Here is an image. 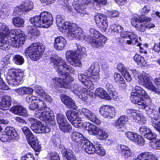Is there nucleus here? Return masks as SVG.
Wrapping results in <instances>:
<instances>
[{
    "label": "nucleus",
    "instance_id": "1",
    "mask_svg": "<svg viewBox=\"0 0 160 160\" xmlns=\"http://www.w3.org/2000/svg\"><path fill=\"white\" fill-rule=\"evenodd\" d=\"M25 41V35L20 29L9 30L5 23L0 22V49L8 50L10 45L13 47L19 48Z\"/></svg>",
    "mask_w": 160,
    "mask_h": 160
},
{
    "label": "nucleus",
    "instance_id": "2",
    "mask_svg": "<svg viewBox=\"0 0 160 160\" xmlns=\"http://www.w3.org/2000/svg\"><path fill=\"white\" fill-rule=\"evenodd\" d=\"M51 63L56 69L59 76H62L63 79L56 77L52 79L55 87L67 88L73 79L69 75L75 73L74 69L69 65H67L65 61L60 58H50Z\"/></svg>",
    "mask_w": 160,
    "mask_h": 160
},
{
    "label": "nucleus",
    "instance_id": "3",
    "mask_svg": "<svg viewBox=\"0 0 160 160\" xmlns=\"http://www.w3.org/2000/svg\"><path fill=\"white\" fill-rule=\"evenodd\" d=\"M131 99L133 103L138 105L139 108L144 109L147 112V114L151 118L152 125L153 118L155 119L156 117L157 119H160L158 115H154L152 110L149 106L151 103V99L141 87L138 86L135 87L131 93Z\"/></svg>",
    "mask_w": 160,
    "mask_h": 160
},
{
    "label": "nucleus",
    "instance_id": "4",
    "mask_svg": "<svg viewBox=\"0 0 160 160\" xmlns=\"http://www.w3.org/2000/svg\"><path fill=\"white\" fill-rule=\"evenodd\" d=\"M88 71L91 73L90 76L80 74L78 75V78L80 81L87 88L92 90L94 88L93 82H96L100 78V66L99 63L97 62L94 63L88 69Z\"/></svg>",
    "mask_w": 160,
    "mask_h": 160
},
{
    "label": "nucleus",
    "instance_id": "5",
    "mask_svg": "<svg viewBox=\"0 0 160 160\" xmlns=\"http://www.w3.org/2000/svg\"><path fill=\"white\" fill-rule=\"evenodd\" d=\"M130 73L133 74L135 77H138V82L143 84L144 86L148 89L158 94H160V78H156L154 81L155 84L159 88L155 87L152 84L149 75L145 72L139 74V72L135 70H130Z\"/></svg>",
    "mask_w": 160,
    "mask_h": 160
},
{
    "label": "nucleus",
    "instance_id": "6",
    "mask_svg": "<svg viewBox=\"0 0 160 160\" xmlns=\"http://www.w3.org/2000/svg\"><path fill=\"white\" fill-rule=\"evenodd\" d=\"M30 21L36 27L48 28L52 24L53 18L50 13L44 11L42 12L39 16L31 18Z\"/></svg>",
    "mask_w": 160,
    "mask_h": 160
},
{
    "label": "nucleus",
    "instance_id": "7",
    "mask_svg": "<svg viewBox=\"0 0 160 160\" xmlns=\"http://www.w3.org/2000/svg\"><path fill=\"white\" fill-rule=\"evenodd\" d=\"M44 49V46L43 44L33 43L26 49L24 54L26 56H29L31 59L36 61L41 57Z\"/></svg>",
    "mask_w": 160,
    "mask_h": 160
},
{
    "label": "nucleus",
    "instance_id": "8",
    "mask_svg": "<svg viewBox=\"0 0 160 160\" xmlns=\"http://www.w3.org/2000/svg\"><path fill=\"white\" fill-rule=\"evenodd\" d=\"M7 77L8 84L12 86H18L22 84L23 81V71L20 69L10 70Z\"/></svg>",
    "mask_w": 160,
    "mask_h": 160
},
{
    "label": "nucleus",
    "instance_id": "9",
    "mask_svg": "<svg viewBox=\"0 0 160 160\" xmlns=\"http://www.w3.org/2000/svg\"><path fill=\"white\" fill-rule=\"evenodd\" d=\"M90 32L93 38L90 37V40L87 41L89 42L91 45L95 47L99 48L102 47L107 40V38L101 34L98 31L94 28H91L90 30Z\"/></svg>",
    "mask_w": 160,
    "mask_h": 160
},
{
    "label": "nucleus",
    "instance_id": "10",
    "mask_svg": "<svg viewBox=\"0 0 160 160\" xmlns=\"http://www.w3.org/2000/svg\"><path fill=\"white\" fill-rule=\"evenodd\" d=\"M36 117L49 123L53 126L55 124L54 115L53 112L48 108L43 110H37L35 112Z\"/></svg>",
    "mask_w": 160,
    "mask_h": 160
},
{
    "label": "nucleus",
    "instance_id": "11",
    "mask_svg": "<svg viewBox=\"0 0 160 160\" xmlns=\"http://www.w3.org/2000/svg\"><path fill=\"white\" fill-rule=\"evenodd\" d=\"M66 115L69 122L76 128H81L83 127L86 128V125L83 122L82 118L78 116V114L76 112L71 110H68L66 112Z\"/></svg>",
    "mask_w": 160,
    "mask_h": 160
},
{
    "label": "nucleus",
    "instance_id": "12",
    "mask_svg": "<svg viewBox=\"0 0 160 160\" xmlns=\"http://www.w3.org/2000/svg\"><path fill=\"white\" fill-rule=\"evenodd\" d=\"M86 125V129L90 134L97 135V138L100 140H103L108 137V133L103 130L97 127L95 125L89 122L85 123Z\"/></svg>",
    "mask_w": 160,
    "mask_h": 160
},
{
    "label": "nucleus",
    "instance_id": "13",
    "mask_svg": "<svg viewBox=\"0 0 160 160\" xmlns=\"http://www.w3.org/2000/svg\"><path fill=\"white\" fill-rule=\"evenodd\" d=\"M18 138L16 131L10 127H7L4 132L0 134V140L2 142H10L13 140H17Z\"/></svg>",
    "mask_w": 160,
    "mask_h": 160
},
{
    "label": "nucleus",
    "instance_id": "14",
    "mask_svg": "<svg viewBox=\"0 0 160 160\" xmlns=\"http://www.w3.org/2000/svg\"><path fill=\"white\" fill-rule=\"evenodd\" d=\"M66 58L72 66L80 67L82 64L79 54L76 51L68 50L66 53Z\"/></svg>",
    "mask_w": 160,
    "mask_h": 160
},
{
    "label": "nucleus",
    "instance_id": "15",
    "mask_svg": "<svg viewBox=\"0 0 160 160\" xmlns=\"http://www.w3.org/2000/svg\"><path fill=\"white\" fill-rule=\"evenodd\" d=\"M67 36L79 40L83 39L86 41L90 40L88 35L85 34L83 31L80 28L77 27L76 25L70 31Z\"/></svg>",
    "mask_w": 160,
    "mask_h": 160
},
{
    "label": "nucleus",
    "instance_id": "16",
    "mask_svg": "<svg viewBox=\"0 0 160 160\" xmlns=\"http://www.w3.org/2000/svg\"><path fill=\"white\" fill-rule=\"evenodd\" d=\"M94 19L98 26L101 28L102 31H105L108 25L106 16L102 13H96L94 15Z\"/></svg>",
    "mask_w": 160,
    "mask_h": 160
},
{
    "label": "nucleus",
    "instance_id": "17",
    "mask_svg": "<svg viewBox=\"0 0 160 160\" xmlns=\"http://www.w3.org/2000/svg\"><path fill=\"white\" fill-rule=\"evenodd\" d=\"M99 111L101 116L109 119L114 118L116 113L115 108L109 105H103L101 106L99 109Z\"/></svg>",
    "mask_w": 160,
    "mask_h": 160
},
{
    "label": "nucleus",
    "instance_id": "18",
    "mask_svg": "<svg viewBox=\"0 0 160 160\" xmlns=\"http://www.w3.org/2000/svg\"><path fill=\"white\" fill-rule=\"evenodd\" d=\"M56 23L58 27H61L63 30L66 31L67 35L69 34V32L75 25L73 23H71L70 22L66 21L64 22V20L62 17L59 15H58L56 17Z\"/></svg>",
    "mask_w": 160,
    "mask_h": 160
},
{
    "label": "nucleus",
    "instance_id": "19",
    "mask_svg": "<svg viewBox=\"0 0 160 160\" xmlns=\"http://www.w3.org/2000/svg\"><path fill=\"white\" fill-rule=\"evenodd\" d=\"M88 2L83 0H78L74 2L73 7L75 10L78 12L81 13L82 16L88 14L86 12L85 5L88 4Z\"/></svg>",
    "mask_w": 160,
    "mask_h": 160
},
{
    "label": "nucleus",
    "instance_id": "20",
    "mask_svg": "<svg viewBox=\"0 0 160 160\" xmlns=\"http://www.w3.org/2000/svg\"><path fill=\"white\" fill-rule=\"evenodd\" d=\"M31 128L36 133L48 132H49L51 130L47 126H42L39 121L32 124L31 126Z\"/></svg>",
    "mask_w": 160,
    "mask_h": 160
},
{
    "label": "nucleus",
    "instance_id": "21",
    "mask_svg": "<svg viewBox=\"0 0 160 160\" xmlns=\"http://www.w3.org/2000/svg\"><path fill=\"white\" fill-rule=\"evenodd\" d=\"M125 136L130 140L135 142L141 145H143L144 139L141 136L137 133L131 132H127L125 133Z\"/></svg>",
    "mask_w": 160,
    "mask_h": 160
},
{
    "label": "nucleus",
    "instance_id": "22",
    "mask_svg": "<svg viewBox=\"0 0 160 160\" xmlns=\"http://www.w3.org/2000/svg\"><path fill=\"white\" fill-rule=\"evenodd\" d=\"M140 134L143 135L146 138L150 140L155 139L156 137V135L153 133L149 128L142 126L139 128Z\"/></svg>",
    "mask_w": 160,
    "mask_h": 160
},
{
    "label": "nucleus",
    "instance_id": "23",
    "mask_svg": "<svg viewBox=\"0 0 160 160\" xmlns=\"http://www.w3.org/2000/svg\"><path fill=\"white\" fill-rule=\"evenodd\" d=\"M67 44L66 40L62 36L57 37L54 39V47L58 51L64 49Z\"/></svg>",
    "mask_w": 160,
    "mask_h": 160
},
{
    "label": "nucleus",
    "instance_id": "24",
    "mask_svg": "<svg viewBox=\"0 0 160 160\" xmlns=\"http://www.w3.org/2000/svg\"><path fill=\"white\" fill-rule=\"evenodd\" d=\"M71 140L76 144L82 145L87 139L80 133L74 131L71 133L70 136Z\"/></svg>",
    "mask_w": 160,
    "mask_h": 160
},
{
    "label": "nucleus",
    "instance_id": "25",
    "mask_svg": "<svg viewBox=\"0 0 160 160\" xmlns=\"http://www.w3.org/2000/svg\"><path fill=\"white\" fill-rule=\"evenodd\" d=\"M61 98L62 102L68 108L73 109L77 108V106L75 105L74 102L69 97L65 95H61Z\"/></svg>",
    "mask_w": 160,
    "mask_h": 160
},
{
    "label": "nucleus",
    "instance_id": "26",
    "mask_svg": "<svg viewBox=\"0 0 160 160\" xmlns=\"http://www.w3.org/2000/svg\"><path fill=\"white\" fill-rule=\"evenodd\" d=\"M11 98L8 95L2 97V100L0 102V108L3 110L8 109L11 105Z\"/></svg>",
    "mask_w": 160,
    "mask_h": 160
},
{
    "label": "nucleus",
    "instance_id": "27",
    "mask_svg": "<svg viewBox=\"0 0 160 160\" xmlns=\"http://www.w3.org/2000/svg\"><path fill=\"white\" fill-rule=\"evenodd\" d=\"M11 110L15 114L25 117H27L28 115L26 109L21 105L13 107L11 108Z\"/></svg>",
    "mask_w": 160,
    "mask_h": 160
},
{
    "label": "nucleus",
    "instance_id": "28",
    "mask_svg": "<svg viewBox=\"0 0 160 160\" xmlns=\"http://www.w3.org/2000/svg\"><path fill=\"white\" fill-rule=\"evenodd\" d=\"M82 145V150L87 153L91 154L95 152V146H94L93 144L87 139Z\"/></svg>",
    "mask_w": 160,
    "mask_h": 160
},
{
    "label": "nucleus",
    "instance_id": "29",
    "mask_svg": "<svg viewBox=\"0 0 160 160\" xmlns=\"http://www.w3.org/2000/svg\"><path fill=\"white\" fill-rule=\"evenodd\" d=\"M93 93L91 92L90 90L87 89L83 88L77 95L78 97L84 101H86L88 98V96L92 97Z\"/></svg>",
    "mask_w": 160,
    "mask_h": 160
},
{
    "label": "nucleus",
    "instance_id": "30",
    "mask_svg": "<svg viewBox=\"0 0 160 160\" xmlns=\"http://www.w3.org/2000/svg\"><path fill=\"white\" fill-rule=\"evenodd\" d=\"M34 90L30 87H23L18 89L16 90V92L19 95H22L24 94H32Z\"/></svg>",
    "mask_w": 160,
    "mask_h": 160
},
{
    "label": "nucleus",
    "instance_id": "31",
    "mask_svg": "<svg viewBox=\"0 0 160 160\" xmlns=\"http://www.w3.org/2000/svg\"><path fill=\"white\" fill-rule=\"evenodd\" d=\"M121 155L125 158H128L131 156L132 152L128 147L124 145L120 146Z\"/></svg>",
    "mask_w": 160,
    "mask_h": 160
},
{
    "label": "nucleus",
    "instance_id": "32",
    "mask_svg": "<svg viewBox=\"0 0 160 160\" xmlns=\"http://www.w3.org/2000/svg\"><path fill=\"white\" fill-rule=\"evenodd\" d=\"M21 5L22 11L25 12H29L33 8V3L31 1H26L22 3Z\"/></svg>",
    "mask_w": 160,
    "mask_h": 160
},
{
    "label": "nucleus",
    "instance_id": "33",
    "mask_svg": "<svg viewBox=\"0 0 160 160\" xmlns=\"http://www.w3.org/2000/svg\"><path fill=\"white\" fill-rule=\"evenodd\" d=\"M128 121V118L127 116H121L116 122L115 125L117 128H121Z\"/></svg>",
    "mask_w": 160,
    "mask_h": 160
},
{
    "label": "nucleus",
    "instance_id": "34",
    "mask_svg": "<svg viewBox=\"0 0 160 160\" xmlns=\"http://www.w3.org/2000/svg\"><path fill=\"white\" fill-rule=\"evenodd\" d=\"M128 121V118L127 116H121L116 122L115 125L117 128H121Z\"/></svg>",
    "mask_w": 160,
    "mask_h": 160
},
{
    "label": "nucleus",
    "instance_id": "35",
    "mask_svg": "<svg viewBox=\"0 0 160 160\" xmlns=\"http://www.w3.org/2000/svg\"><path fill=\"white\" fill-rule=\"evenodd\" d=\"M36 138L34 137L33 138L28 141V143L35 151L39 152L41 149V146L36 142Z\"/></svg>",
    "mask_w": 160,
    "mask_h": 160
},
{
    "label": "nucleus",
    "instance_id": "36",
    "mask_svg": "<svg viewBox=\"0 0 160 160\" xmlns=\"http://www.w3.org/2000/svg\"><path fill=\"white\" fill-rule=\"evenodd\" d=\"M10 8L8 5H3L0 11V16L1 18H5L10 13Z\"/></svg>",
    "mask_w": 160,
    "mask_h": 160
},
{
    "label": "nucleus",
    "instance_id": "37",
    "mask_svg": "<svg viewBox=\"0 0 160 160\" xmlns=\"http://www.w3.org/2000/svg\"><path fill=\"white\" fill-rule=\"evenodd\" d=\"M133 59L137 64L140 66H145L146 64L144 58L138 54H136Z\"/></svg>",
    "mask_w": 160,
    "mask_h": 160
},
{
    "label": "nucleus",
    "instance_id": "38",
    "mask_svg": "<svg viewBox=\"0 0 160 160\" xmlns=\"http://www.w3.org/2000/svg\"><path fill=\"white\" fill-rule=\"evenodd\" d=\"M151 153L148 152H145L140 154L137 158L133 159L132 160H148L152 157Z\"/></svg>",
    "mask_w": 160,
    "mask_h": 160
},
{
    "label": "nucleus",
    "instance_id": "39",
    "mask_svg": "<svg viewBox=\"0 0 160 160\" xmlns=\"http://www.w3.org/2000/svg\"><path fill=\"white\" fill-rule=\"evenodd\" d=\"M94 94L96 96L102 99L106 98L108 95L106 91L102 88H97L95 91Z\"/></svg>",
    "mask_w": 160,
    "mask_h": 160
},
{
    "label": "nucleus",
    "instance_id": "40",
    "mask_svg": "<svg viewBox=\"0 0 160 160\" xmlns=\"http://www.w3.org/2000/svg\"><path fill=\"white\" fill-rule=\"evenodd\" d=\"M86 118L97 124H99L101 122L100 120L96 117L95 114L91 111Z\"/></svg>",
    "mask_w": 160,
    "mask_h": 160
},
{
    "label": "nucleus",
    "instance_id": "41",
    "mask_svg": "<svg viewBox=\"0 0 160 160\" xmlns=\"http://www.w3.org/2000/svg\"><path fill=\"white\" fill-rule=\"evenodd\" d=\"M121 37L123 38L129 37L130 39H132L133 40H136V35L133 32L121 31L120 32Z\"/></svg>",
    "mask_w": 160,
    "mask_h": 160
},
{
    "label": "nucleus",
    "instance_id": "42",
    "mask_svg": "<svg viewBox=\"0 0 160 160\" xmlns=\"http://www.w3.org/2000/svg\"><path fill=\"white\" fill-rule=\"evenodd\" d=\"M59 128L62 131L64 132H69L72 130L71 125L68 123V121L60 125L59 126Z\"/></svg>",
    "mask_w": 160,
    "mask_h": 160
},
{
    "label": "nucleus",
    "instance_id": "43",
    "mask_svg": "<svg viewBox=\"0 0 160 160\" xmlns=\"http://www.w3.org/2000/svg\"><path fill=\"white\" fill-rule=\"evenodd\" d=\"M22 129L24 134L26 135L28 141L34 137L28 127H23Z\"/></svg>",
    "mask_w": 160,
    "mask_h": 160
},
{
    "label": "nucleus",
    "instance_id": "44",
    "mask_svg": "<svg viewBox=\"0 0 160 160\" xmlns=\"http://www.w3.org/2000/svg\"><path fill=\"white\" fill-rule=\"evenodd\" d=\"M13 61L16 64L21 65L23 63L24 59L22 56L19 54H17L14 55L13 57Z\"/></svg>",
    "mask_w": 160,
    "mask_h": 160
},
{
    "label": "nucleus",
    "instance_id": "45",
    "mask_svg": "<svg viewBox=\"0 0 160 160\" xmlns=\"http://www.w3.org/2000/svg\"><path fill=\"white\" fill-rule=\"evenodd\" d=\"M12 21L14 25L17 27L22 26L24 22L23 19L18 17L13 18Z\"/></svg>",
    "mask_w": 160,
    "mask_h": 160
},
{
    "label": "nucleus",
    "instance_id": "46",
    "mask_svg": "<svg viewBox=\"0 0 160 160\" xmlns=\"http://www.w3.org/2000/svg\"><path fill=\"white\" fill-rule=\"evenodd\" d=\"M95 152L100 155L104 156L106 154L105 150L100 144H96L95 145Z\"/></svg>",
    "mask_w": 160,
    "mask_h": 160
},
{
    "label": "nucleus",
    "instance_id": "47",
    "mask_svg": "<svg viewBox=\"0 0 160 160\" xmlns=\"http://www.w3.org/2000/svg\"><path fill=\"white\" fill-rule=\"evenodd\" d=\"M57 120L59 127L67 122L64 115L60 113L57 115Z\"/></svg>",
    "mask_w": 160,
    "mask_h": 160
},
{
    "label": "nucleus",
    "instance_id": "48",
    "mask_svg": "<svg viewBox=\"0 0 160 160\" xmlns=\"http://www.w3.org/2000/svg\"><path fill=\"white\" fill-rule=\"evenodd\" d=\"M62 153L67 160H69L74 157L72 151L70 149H64Z\"/></svg>",
    "mask_w": 160,
    "mask_h": 160
},
{
    "label": "nucleus",
    "instance_id": "49",
    "mask_svg": "<svg viewBox=\"0 0 160 160\" xmlns=\"http://www.w3.org/2000/svg\"><path fill=\"white\" fill-rule=\"evenodd\" d=\"M134 121L135 122L142 124H144L147 122L146 118L143 116L142 114L140 113H138L136 117L134 118Z\"/></svg>",
    "mask_w": 160,
    "mask_h": 160
},
{
    "label": "nucleus",
    "instance_id": "50",
    "mask_svg": "<svg viewBox=\"0 0 160 160\" xmlns=\"http://www.w3.org/2000/svg\"><path fill=\"white\" fill-rule=\"evenodd\" d=\"M109 30H111V32L118 33L123 31V28L119 25L112 24L110 26Z\"/></svg>",
    "mask_w": 160,
    "mask_h": 160
},
{
    "label": "nucleus",
    "instance_id": "51",
    "mask_svg": "<svg viewBox=\"0 0 160 160\" xmlns=\"http://www.w3.org/2000/svg\"><path fill=\"white\" fill-rule=\"evenodd\" d=\"M114 78L115 82L118 84H124L125 80L120 74L115 73L114 74Z\"/></svg>",
    "mask_w": 160,
    "mask_h": 160
},
{
    "label": "nucleus",
    "instance_id": "52",
    "mask_svg": "<svg viewBox=\"0 0 160 160\" xmlns=\"http://www.w3.org/2000/svg\"><path fill=\"white\" fill-rule=\"evenodd\" d=\"M35 102L37 103L38 107L39 108L38 110H43L46 108H48L44 101L39 99H37Z\"/></svg>",
    "mask_w": 160,
    "mask_h": 160
},
{
    "label": "nucleus",
    "instance_id": "53",
    "mask_svg": "<svg viewBox=\"0 0 160 160\" xmlns=\"http://www.w3.org/2000/svg\"><path fill=\"white\" fill-rule=\"evenodd\" d=\"M150 146L153 149H160V139H156L151 142Z\"/></svg>",
    "mask_w": 160,
    "mask_h": 160
},
{
    "label": "nucleus",
    "instance_id": "54",
    "mask_svg": "<svg viewBox=\"0 0 160 160\" xmlns=\"http://www.w3.org/2000/svg\"><path fill=\"white\" fill-rule=\"evenodd\" d=\"M77 47L76 52L79 54V56H81L82 57H83L87 56L86 49L85 48L79 45H77Z\"/></svg>",
    "mask_w": 160,
    "mask_h": 160
},
{
    "label": "nucleus",
    "instance_id": "55",
    "mask_svg": "<svg viewBox=\"0 0 160 160\" xmlns=\"http://www.w3.org/2000/svg\"><path fill=\"white\" fill-rule=\"evenodd\" d=\"M51 142L55 146H59L60 143L59 136L58 135H53L51 140Z\"/></svg>",
    "mask_w": 160,
    "mask_h": 160
},
{
    "label": "nucleus",
    "instance_id": "56",
    "mask_svg": "<svg viewBox=\"0 0 160 160\" xmlns=\"http://www.w3.org/2000/svg\"><path fill=\"white\" fill-rule=\"evenodd\" d=\"M28 31L31 35L35 36L38 35V32L35 27L29 26L28 27Z\"/></svg>",
    "mask_w": 160,
    "mask_h": 160
},
{
    "label": "nucleus",
    "instance_id": "57",
    "mask_svg": "<svg viewBox=\"0 0 160 160\" xmlns=\"http://www.w3.org/2000/svg\"><path fill=\"white\" fill-rule=\"evenodd\" d=\"M96 3V7L95 8L97 11L100 10L101 5L105 4L107 2V0H93Z\"/></svg>",
    "mask_w": 160,
    "mask_h": 160
},
{
    "label": "nucleus",
    "instance_id": "58",
    "mask_svg": "<svg viewBox=\"0 0 160 160\" xmlns=\"http://www.w3.org/2000/svg\"><path fill=\"white\" fill-rule=\"evenodd\" d=\"M126 112L130 117H133V120H134V118L136 117L138 113L137 111L133 109H127L126 110Z\"/></svg>",
    "mask_w": 160,
    "mask_h": 160
},
{
    "label": "nucleus",
    "instance_id": "59",
    "mask_svg": "<svg viewBox=\"0 0 160 160\" xmlns=\"http://www.w3.org/2000/svg\"><path fill=\"white\" fill-rule=\"evenodd\" d=\"M35 88L36 92L38 96L42 97L46 93L42 88L39 85H36Z\"/></svg>",
    "mask_w": 160,
    "mask_h": 160
},
{
    "label": "nucleus",
    "instance_id": "60",
    "mask_svg": "<svg viewBox=\"0 0 160 160\" xmlns=\"http://www.w3.org/2000/svg\"><path fill=\"white\" fill-rule=\"evenodd\" d=\"M71 88L73 93L76 95H77L82 89L80 87V86L78 84H75L72 85Z\"/></svg>",
    "mask_w": 160,
    "mask_h": 160
},
{
    "label": "nucleus",
    "instance_id": "61",
    "mask_svg": "<svg viewBox=\"0 0 160 160\" xmlns=\"http://www.w3.org/2000/svg\"><path fill=\"white\" fill-rule=\"evenodd\" d=\"M21 160H35L33 155L31 153H28L21 158Z\"/></svg>",
    "mask_w": 160,
    "mask_h": 160
},
{
    "label": "nucleus",
    "instance_id": "62",
    "mask_svg": "<svg viewBox=\"0 0 160 160\" xmlns=\"http://www.w3.org/2000/svg\"><path fill=\"white\" fill-rule=\"evenodd\" d=\"M22 9L21 8V5L19 7H17L15 8L13 14L14 15H18L19 16H21L22 15Z\"/></svg>",
    "mask_w": 160,
    "mask_h": 160
},
{
    "label": "nucleus",
    "instance_id": "63",
    "mask_svg": "<svg viewBox=\"0 0 160 160\" xmlns=\"http://www.w3.org/2000/svg\"><path fill=\"white\" fill-rule=\"evenodd\" d=\"M37 98L34 96L28 95L26 97V101L28 103H32L33 102H35Z\"/></svg>",
    "mask_w": 160,
    "mask_h": 160
},
{
    "label": "nucleus",
    "instance_id": "64",
    "mask_svg": "<svg viewBox=\"0 0 160 160\" xmlns=\"http://www.w3.org/2000/svg\"><path fill=\"white\" fill-rule=\"evenodd\" d=\"M51 160H60V158L58 154L54 152L50 153Z\"/></svg>",
    "mask_w": 160,
    "mask_h": 160
}]
</instances>
